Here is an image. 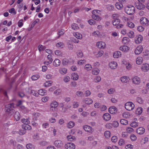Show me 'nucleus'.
Wrapping results in <instances>:
<instances>
[{"label":"nucleus","instance_id":"nucleus-1","mask_svg":"<svg viewBox=\"0 0 149 149\" xmlns=\"http://www.w3.org/2000/svg\"><path fill=\"white\" fill-rule=\"evenodd\" d=\"M14 104L11 103L6 105L5 106V111L10 115H11L14 112V110L13 109Z\"/></svg>","mask_w":149,"mask_h":149},{"label":"nucleus","instance_id":"nucleus-2","mask_svg":"<svg viewBox=\"0 0 149 149\" xmlns=\"http://www.w3.org/2000/svg\"><path fill=\"white\" fill-rule=\"evenodd\" d=\"M125 12L128 15H131L133 14L134 13V7L132 6L127 7L125 10Z\"/></svg>","mask_w":149,"mask_h":149},{"label":"nucleus","instance_id":"nucleus-3","mask_svg":"<svg viewBox=\"0 0 149 149\" xmlns=\"http://www.w3.org/2000/svg\"><path fill=\"white\" fill-rule=\"evenodd\" d=\"M125 106L126 109L128 111H131L134 109V105L132 102H128L126 103Z\"/></svg>","mask_w":149,"mask_h":149},{"label":"nucleus","instance_id":"nucleus-4","mask_svg":"<svg viewBox=\"0 0 149 149\" xmlns=\"http://www.w3.org/2000/svg\"><path fill=\"white\" fill-rule=\"evenodd\" d=\"M141 24L144 26H148L149 24V20L145 17H142L140 19Z\"/></svg>","mask_w":149,"mask_h":149},{"label":"nucleus","instance_id":"nucleus-5","mask_svg":"<svg viewBox=\"0 0 149 149\" xmlns=\"http://www.w3.org/2000/svg\"><path fill=\"white\" fill-rule=\"evenodd\" d=\"M64 147L67 149H74L75 147V145L72 142L67 143L65 145Z\"/></svg>","mask_w":149,"mask_h":149},{"label":"nucleus","instance_id":"nucleus-6","mask_svg":"<svg viewBox=\"0 0 149 149\" xmlns=\"http://www.w3.org/2000/svg\"><path fill=\"white\" fill-rule=\"evenodd\" d=\"M133 83L135 84L138 85L140 82V79L137 76H134L133 77L132 79Z\"/></svg>","mask_w":149,"mask_h":149},{"label":"nucleus","instance_id":"nucleus-7","mask_svg":"<svg viewBox=\"0 0 149 149\" xmlns=\"http://www.w3.org/2000/svg\"><path fill=\"white\" fill-rule=\"evenodd\" d=\"M54 145L57 148H60L63 146V143L60 140H56L54 141Z\"/></svg>","mask_w":149,"mask_h":149},{"label":"nucleus","instance_id":"nucleus-8","mask_svg":"<svg viewBox=\"0 0 149 149\" xmlns=\"http://www.w3.org/2000/svg\"><path fill=\"white\" fill-rule=\"evenodd\" d=\"M143 50V47L141 45L138 46L136 47L135 50V53L136 54H139L141 53Z\"/></svg>","mask_w":149,"mask_h":149},{"label":"nucleus","instance_id":"nucleus-9","mask_svg":"<svg viewBox=\"0 0 149 149\" xmlns=\"http://www.w3.org/2000/svg\"><path fill=\"white\" fill-rule=\"evenodd\" d=\"M58 104L57 102H53L50 104V109L53 111H54L56 108L58 106Z\"/></svg>","mask_w":149,"mask_h":149},{"label":"nucleus","instance_id":"nucleus-10","mask_svg":"<svg viewBox=\"0 0 149 149\" xmlns=\"http://www.w3.org/2000/svg\"><path fill=\"white\" fill-rule=\"evenodd\" d=\"M141 69L143 71L147 72L149 70V65L146 63L143 64L142 65Z\"/></svg>","mask_w":149,"mask_h":149},{"label":"nucleus","instance_id":"nucleus-11","mask_svg":"<svg viewBox=\"0 0 149 149\" xmlns=\"http://www.w3.org/2000/svg\"><path fill=\"white\" fill-rule=\"evenodd\" d=\"M83 102L86 104L89 105L92 103L93 100L90 98H86L83 99Z\"/></svg>","mask_w":149,"mask_h":149},{"label":"nucleus","instance_id":"nucleus-12","mask_svg":"<svg viewBox=\"0 0 149 149\" xmlns=\"http://www.w3.org/2000/svg\"><path fill=\"white\" fill-rule=\"evenodd\" d=\"M136 7L139 10L142 9L144 8L145 6L141 3L136 2L135 3Z\"/></svg>","mask_w":149,"mask_h":149},{"label":"nucleus","instance_id":"nucleus-13","mask_svg":"<svg viewBox=\"0 0 149 149\" xmlns=\"http://www.w3.org/2000/svg\"><path fill=\"white\" fill-rule=\"evenodd\" d=\"M97 46L100 48L103 49L105 47V44L102 41L98 42L97 43Z\"/></svg>","mask_w":149,"mask_h":149},{"label":"nucleus","instance_id":"nucleus-14","mask_svg":"<svg viewBox=\"0 0 149 149\" xmlns=\"http://www.w3.org/2000/svg\"><path fill=\"white\" fill-rule=\"evenodd\" d=\"M109 66L111 69H115L117 66V64L116 62L112 61L109 63Z\"/></svg>","mask_w":149,"mask_h":149},{"label":"nucleus","instance_id":"nucleus-15","mask_svg":"<svg viewBox=\"0 0 149 149\" xmlns=\"http://www.w3.org/2000/svg\"><path fill=\"white\" fill-rule=\"evenodd\" d=\"M143 40V37L141 35L137 36L135 38V42L136 43L139 44L141 43Z\"/></svg>","mask_w":149,"mask_h":149},{"label":"nucleus","instance_id":"nucleus-16","mask_svg":"<svg viewBox=\"0 0 149 149\" xmlns=\"http://www.w3.org/2000/svg\"><path fill=\"white\" fill-rule=\"evenodd\" d=\"M145 132V129L142 127H140L136 130V132L139 134H143Z\"/></svg>","mask_w":149,"mask_h":149},{"label":"nucleus","instance_id":"nucleus-17","mask_svg":"<svg viewBox=\"0 0 149 149\" xmlns=\"http://www.w3.org/2000/svg\"><path fill=\"white\" fill-rule=\"evenodd\" d=\"M103 119L106 121L109 120L111 118V116L108 113H106L103 115Z\"/></svg>","mask_w":149,"mask_h":149},{"label":"nucleus","instance_id":"nucleus-18","mask_svg":"<svg viewBox=\"0 0 149 149\" xmlns=\"http://www.w3.org/2000/svg\"><path fill=\"white\" fill-rule=\"evenodd\" d=\"M120 49L124 52H127L129 49V47L126 45H122L120 47Z\"/></svg>","mask_w":149,"mask_h":149},{"label":"nucleus","instance_id":"nucleus-19","mask_svg":"<svg viewBox=\"0 0 149 149\" xmlns=\"http://www.w3.org/2000/svg\"><path fill=\"white\" fill-rule=\"evenodd\" d=\"M60 63V61L57 58L55 59L53 63V65L55 67H58L59 66Z\"/></svg>","mask_w":149,"mask_h":149},{"label":"nucleus","instance_id":"nucleus-20","mask_svg":"<svg viewBox=\"0 0 149 149\" xmlns=\"http://www.w3.org/2000/svg\"><path fill=\"white\" fill-rule=\"evenodd\" d=\"M83 128L85 131L89 132H91L92 131V128L88 125H84Z\"/></svg>","mask_w":149,"mask_h":149},{"label":"nucleus","instance_id":"nucleus-21","mask_svg":"<svg viewBox=\"0 0 149 149\" xmlns=\"http://www.w3.org/2000/svg\"><path fill=\"white\" fill-rule=\"evenodd\" d=\"M143 58L142 57L139 56L136 59V63L138 65L141 64L143 62Z\"/></svg>","mask_w":149,"mask_h":149},{"label":"nucleus","instance_id":"nucleus-22","mask_svg":"<svg viewBox=\"0 0 149 149\" xmlns=\"http://www.w3.org/2000/svg\"><path fill=\"white\" fill-rule=\"evenodd\" d=\"M123 4L119 2H117L115 4L116 8L118 10H121L123 7Z\"/></svg>","mask_w":149,"mask_h":149},{"label":"nucleus","instance_id":"nucleus-23","mask_svg":"<svg viewBox=\"0 0 149 149\" xmlns=\"http://www.w3.org/2000/svg\"><path fill=\"white\" fill-rule=\"evenodd\" d=\"M79 78V75L78 74L74 72L71 74V79L73 80H77Z\"/></svg>","mask_w":149,"mask_h":149},{"label":"nucleus","instance_id":"nucleus-24","mask_svg":"<svg viewBox=\"0 0 149 149\" xmlns=\"http://www.w3.org/2000/svg\"><path fill=\"white\" fill-rule=\"evenodd\" d=\"M109 112L111 114L115 113L116 111V108L115 107H111L109 109Z\"/></svg>","mask_w":149,"mask_h":149},{"label":"nucleus","instance_id":"nucleus-25","mask_svg":"<svg viewBox=\"0 0 149 149\" xmlns=\"http://www.w3.org/2000/svg\"><path fill=\"white\" fill-rule=\"evenodd\" d=\"M120 81L123 83H125L127 82L128 81V78L126 76H124L120 78Z\"/></svg>","mask_w":149,"mask_h":149},{"label":"nucleus","instance_id":"nucleus-26","mask_svg":"<svg viewBox=\"0 0 149 149\" xmlns=\"http://www.w3.org/2000/svg\"><path fill=\"white\" fill-rule=\"evenodd\" d=\"M73 34L74 36L77 39H81L82 38V35L78 32H74Z\"/></svg>","mask_w":149,"mask_h":149},{"label":"nucleus","instance_id":"nucleus-27","mask_svg":"<svg viewBox=\"0 0 149 149\" xmlns=\"http://www.w3.org/2000/svg\"><path fill=\"white\" fill-rule=\"evenodd\" d=\"M22 127L25 130H30L31 129V127L29 124H24L22 125Z\"/></svg>","mask_w":149,"mask_h":149},{"label":"nucleus","instance_id":"nucleus-28","mask_svg":"<svg viewBox=\"0 0 149 149\" xmlns=\"http://www.w3.org/2000/svg\"><path fill=\"white\" fill-rule=\"evenodd\" d=\"M74 124L75 123L74 122L70 121L67 124V126L68 128H71L74 126Z\"/></svg>","mask_w":149,"mask_h":149},{"label":"nucleus","instance_id":"nucleus-29","mask_svg":"<svg viewBox=\"0 0 149 149\" xmlns=\"http://www.w3.org/2000/svg\"><path fill=\"white\" fill-rule=\"evenodd\" d=\"M104 52L103 51L100 50L98 52H95L94 54L97 57H99L101 56L103 54Z\"/></svg>","mask_w":149,"mask_h":149},{"label":"nucleus","instance_id":"nucleus-30","mask_svg":"<svg viewBox=\"0 0 149 149\" xmlns=\"http://www.w3.org/2000/svg\"><path fill=\"white\" fill-rule=\"evenodd\" d=\"M28 92L31 94H32L34 96H38V92H37L35 91L32 90L31 89H29Z\"/></svg>","mask_w":149,"mask_h":149},{"label":"nucleus","instance_id":"nucleus-31","mask_svg":"<svg viewBox=\"0 0 149 149\" xmlns=\"http://www.w3.org/2000/svg\"><path fill=\"white\" fill-rule=\"evenodd\" d=\"M14 116L15 119L17 121L18 120L20 119V114L17 111L15 112Z\"/></svg>","mask_w":149,"mask_h":149},{"label":"nucleus","instance_id":"nucleus-32","mask_svg":"<svg viewBox=\"0 0 149 149\" xmlns=\"http://www.w3.org/2000/svg\"><path fill=\"white\" fill-rule=\"evenodd\" d=\"M59 72L61 74H64L67 73V69L65 68H61L59 69Z\"/></svg>","mask_w":149,"mask_h":149},{"label":"nucleus","instance_id":"nucleus-33","mask_svg":"<svg viewBox=\"0 0 149 149\" xmlns=\"http://www.w3.org/2000/svg\"><path fill=\"white\" fill-rule=\"evenodd\" d=\"M113 25H118L120 23V20L117 18H114L112 21Z\"/></svg>","mask_w":149,"mask_h":149},{"label":"nucleus","instance_id":"nucleus-34","mask_svg":"<svg viewBox=\"0 0 149 149\" xmlns=\"http://www.w3.org/2000/svg\"><path fill=\"white\" fill-rule=\"evenodd\" d=\"M47 91L45 90L40 89L38 91V95H39L42 96L44 95L46 93Z\"/></svg>","mask_w":149,"mask_h":149},{"label":"nucleus","instance_id":"nucleus-35","mask_svg":"<svg viewBox=\"0 0 149 149\" xmlns=\"http://www.w3.org/2000/svg\"><path fill=\"white\" fill-rule=\"evenodd\" d=\"M121 54L120 51H117L115 52L113 54V57L115 58H118L120 56Z\"/></svg>","mask_w":149,"mask_h":149},{"label":"nucleus","instance_id":"nucleus-36","mask_svg":"<svg viewBox=\"0 0 149 149\" xmlns=\"http://www.w3.org/2000/svg\"><path fill=\"white\" fill-rule=\"evenodd\" d=\"M130 42L129 38L127 37H124L122 39V42L124 44H127L128 43Z\"/></svg>","mask_w":149,"mask_h":149},{"label":"nucleus","instance_id":"nucleus-37","mask_svg":"<svg viewBox=\"0 0 149 149\" xmlns=\"http://www.w3.org/2000/svg\"><path fill=\"white\" fill-rule=\"evenodd\" d=\"M100 72L99 70L97 68H94L92 71V73L94 75H97Z\"/></svg>","mask_w":149,"mask_h":149},{"label":"nucleus","instance_id":"nucleus-38","mask_svg":"<svg viewBox=\"0 0 149 149\" xmlns=\"http://www.w3.org/2000/svg\"><path fill=\"white\" fill-rule=\"evenodd\" d=\"M84 69L87 71H89L92 69V66L89 64H86L85 65Z\"/></svg>","mask_w":149,"mask_h":149},{"label":"nucleus","instance_id":"nucleus-39","mask_svg":"<svg viewBox=\"0 0 149 149\" xmlns=\"http://www.w3.org/2000/svg\"><path fill=\"white\" fill-rule=\"evenodd\" d=\"M76 95L78 97H83L84 96V94L83 92L81 91H77L76 93Z\"/></svg>","mask_w":149,"mask_h":149},{"label":"nucleus","instance_id":"nucleus-40","mask_svg":"<svg viewBox=\"0 0 149 149\" xmlns=\"http://www.w3.org/2000/svg\"><path fill=\"white\" fill-rule=\"evenodd\" d=\"M92 17L94 19L97 21L100 20L101 19V18L97 15H92Z\"/></svg>","mask_w":149,"mask_h":149},{"label":"nucleus","instance_id":"nucleus-41","mask_svg":"<svg viewBox=\"0 0 149 149\" xmlns=\"http://www.w3.org/2000/svg\"><path fill=\"white\" fill-rule=\"evenodd\" d=\"M65 33V31L63 29H61L60 30H59L58 32V38H59V37L63 35Z\"/></svg>","mask_w":149,"mask_h":149},{"label":"nucleus","instance_id":"nucleus-42","mask_svg":"<svg viewBox=\"0 0 149 149\" xmlns=\"http://www.w3.org/2000/svg\"><path fill=\"white\" fill-rule=\"evenodd\" d=\"M126 130L127 132L130 133L133 132L134 131V130L132 128L130 127H127Z\"/></svg>","mask_w":149,"mask_h":149},{"label":"nucleus","instance_id":"nucleus-43","mask_svg":"<svg viewBox=\"0 0 149 149\" xmlns=\"http://www.w3.org/2000/svg\"><path fill=\"white\" fill-rule=\"evenodd\" d=\"M68 140L70 141H72L75 139V137L71 135H68L67 137Z\"/></svg>","mask_w":149,"mask_h":149},{"label":"nucleus","instance_id":"nucleus-44","mask_svg":"<svg viewBox=\"0 0 149 149\" xmlns=\"http://www.w3.org/2000/svg\"><path fill=\"white\" fill-rule=\"evenodd\" d=\"M93 36L95 37H99L100 35V33L98 31H95L93 33Z\"/></svg>","mask_w":149,"mask_h":149},{"label":"nucleus","instance_id":"nucleus-45","mask_svg":"<svg viewBox=\"0 0 149 149\" xmlns=\"http://www.w3.org/2000/svg\"><path fill=\"white\" fill-rule=\"evenodd\" d=\"M55 54L59 56H63V54L59 50H56L55 52Z\"/></svg>","mask_w":149,"mask_h":149},{"label":"nucleus","instance_id":"nucleus-46","mask_svg":"<svg viewBox=\"0 0 149 149\" xmlns=\"http://www.w3.org/2000/svg\"><path fill=\"white\" fill-rule=\"evenodd\" d=\"M104 135L106 138H108L111 136V133L110 131H107L105 132Z\"/></svg>","mask_w":149,"mask_h":149},{"label":"nucleus","instance_id":"nucleus-47","mask_svg":"<svg viewBox=\"0 0 149 149\" xmlns=\"http://www.w3.org/2000/svg\"><path fill=\"white\" fill-rule=\"evenodd\" d=\"M72 29L74 30H76L79 28L77 24L75 23H73L72 25Z\"/></svg>","mask_w":149,"mask_h":149},{"label":"nucleus","instance_id":"nucleus-48","mask_svg":"<svg viewBox=\"0 0 149 149\" xmlns=\"http://www.w3.org/2000/svg\"><path fill=\"white\" fill-rule=\"evenodd\" d=\"M38 50L40 52L41 51L44 50L46 48V47L45 46H43L42 45H39L38 46Z\"/></svg>","mask_w":149,"mask_h":149},{"label":"nucleus","instance_id":"nucleus-49","mask_svg":"<svg viewBox=\"0 0 149 149\" xmlns=\"http://www.w3.org/2000/svg\"><path fill=\"white\" fill-rule=\"evenodd\" d=\"M26 147L27 149H34V146L31 144L29 143L26 145Z\"/></svg>","mask_w":149,"mask_h":149},{"label":"nucleus","instance_id":"nucleus-50","mask_svg":"<svg viewBox=\"0 0 149 149\" xmlns=\"http://www.w3.org/2000/svg\"><path fill=\"white\" fill-rule=\"evenodd\" d=\"M101 80V78L99 76H97L94 79L95 82L97 83L100 82Z\"/></svg>","mask_w":149,"mask_h":149},{"label":"nucleus","instance_id":"nucleus-51","mask_svg":"<svg viewBox=\"0 0 149 149\" xmlns=\"http://www.w3.org/2000/svg\"><path fill=\"white\" fill-rule=\"evenodd\" d=\"M127 26L129 27L132 28L134 27L135 25L132 22H127Z\"/></svg>","mask_w":149,"mask_h":149},{"label":"nucleus","instance_id":"nucleus-52","mask_svg":"<svg viewBox=\"0 0 149 149\" xmlns=\"http://www.w3.org/2000/svg\"><path fill=\"white\" fill-rule=\"evenodd\" d=\"M138 123L136 122H133L130 124V125L132 127H136L138 126Z\"/></svg>","mask_w":149,"mask_h":149},{"label":"nucleus","instance_id":"nucleus-53","mask_svg":"<svg viewBox=\"0 0 149 149\" xmlns=\"http://www.w3.org/2000/svg\"><path fill=\"white\" fill-rule=\"evenodd\" d=\"M50 81H47L44 84V86L46 87H48L51 86V83Z\"/></svg>","mask_w":149,"mask_h":149},{"label":"nucleus","instance_id":"nucleus-54","mask_svg":"<svg viewBox=\"0 0 149 149\" xmlns=\"http://www.w3.org/2000/svg\"><path fill=\"white\" fill-rule=\"evenodd\" d=\"M130 138L131 140L132 141H135L137 139V137L136 136L133 134H132L130 135Z\"/></svg>","mask_w":149,"mask_h":149},{"label":"nucleus","instance_id":"nucleus-55","mask_svg":"<svg viewBox=\"0 0 149 149\" xmlns=\"http://www.w3.org/2000/svg\"><path fill=\"white\" fill-rule=\"evenodd\" d=\"M22 122L24 124H29L30 123V121L27 119H22Z\"/></svg>","mask_w":149,"mask_h":149},{"label":"nucleus","instance_id":"nucleus-56","mask_svg":"<svg viewBox=\"0 0 149 149\" xmlns=\"http://www.w3.org/2000/svg\"><path fill=\"white\" fill-rule=\"evenodd\" d=\"M70 80V78L68 76H65L63 79V81L65 82H69Z\"/></svg>","mask_w":149,"mask_h":149},{"label":"nucleus","instance_id":"nucleus-57","mask_svg":"<svg viewBox=\"0 0 149 149\" xmlns=\"http://www.w3.org/2000/svg\"><path fill=\"white\" fill-rule=\"evenodd\" d=\"M142 108L141 107H139L137 109L136 112L137 114L140 115L142 113Z\"/></svg>","mask_w":149,"mask_h":149},{"label":"nucleus","instance_id":"nucleus-58","mask_svg":"<svg viewBox=\"0 0 149 149\" xmlns=\"http://www.w3.org/2000/svg\"><path fill=\"white\" fill-rule=\"evenodd\" d=\"M120 122L122 124L124 125H126L128 123V121L127 120L124 119H121Z\"/></svg>","mask_w":149,"mask_h":149},{"label":"nucleus","instance_id":"nucleus-59","mask_svg":"<svg viewBox=\"0 0 149 149\" xmlns=\"http://www.w3.org/2000/svg\"><path fill=\"white\" fill-rule=\"evenodd\" d=\"M51 56H52L50 54H49L47 55V58L49 60L48 62H47L48 63H52L53 60L51 58Z\"/></svg>","mask_w":149,"mask_h":149},{"label":"nucleus","instance_id":"nucleus-60","mask_svg":"<svg viewBox=\"0 0 149 149\" xmlns=\"http://www.w3.org/2000/svg\"><path fill=\"white\" fill-rule=\"evenodd\" d=\"M130 116L129 113H128L124 112L123 114V117L126 118H129Z\"/></svg>","mask_w":149,"mask_h":149},{"label":"nucleus","instance_id":"nucleus-61","mask_svg":"<svg viewBox=\"0 0 149 149\" xmlns=\"http://www.w3.org/2000/svg\"><path fill=\"white\" fill-rule=\"evenodd\" d=\"M40 77V76L38 75H33L31 77V79L33 80H36L38 79Z\"/></svg>","mask_w":149,"mask_h":149},{"label":"nucleus","instance_id":"nucleus-62","mask_svg":"<svg viewBox=\"0 0 149 149\" xmlns=\"http://www.w3.org/2000/svg\"><path fill=\"white\" fill-rule=\"evenodd\" d=\"M76 54L77 56L79 57H82L83 56V54L82 52L81 51H78Z\"/></svg>","mask_w":149,"mask_h":149},{"label":"nucleus","instance_id":"nucleus-63","mask_svg":"<svg viewBox=\"0 0 149 149\" xmlns=\"http://www.w3.org/2000/svg\"><path fill=\"white\" fill-rule=\"evenodd\" d=\"M8 12L9 13H13L14 15H15L16 14V12L14 8H12L10 9Z\"/></svg>","mask_w":149,"mask_h":149},{"label":"nucleus","instance_id":"nucleus-64","mask_svg":"<svg viewBox=\"0 0 149 149\" xmlns=\"http://www.w3.org/2000/svg\"><path fill=\"white\" fill-rule=\"evenodd\" d=\"M115 91V89L111 88L108 90V93L109 94H112L114 93Z\"/></svg>","mask_w":149,"mask_h":149}]
</instances>
